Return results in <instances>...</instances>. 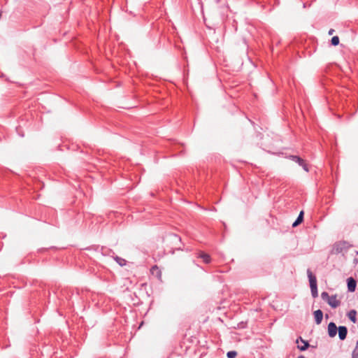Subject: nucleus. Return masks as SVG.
<instances>
[{"label": "nucleus", "instance_id": "8", "mask_svg": "<svg viewBox=\"0 0 358 358\" xmlns=\"http://www.w3.org/2000/svg\"><path fill=\"white\" fill-rule=\"evenodd\" d=\"M315 322L317 324H321L323 318V313L321 310H317L313 313Z\"/></svg>", "mask_w": 358, "mask_h": 358}, {"label": "nucleus", "instance_id": "4", "mask_svg": "<svg viewBox=\"0 0 358 358\" xmlns=\"http://www.w3.org/2000/svg\"><path fill=\"white\" fill-rule=\"evenodd\" d=\"M327 302L331 308H337L341 304L340 301L337 299L336 294L331 295Z\"/></svg>", "mask_w": 358, "mask_h": 358}, {"label": "nucleus", "instance_id": "19", "mask_svg": "<svg viewBox=\"0 0 358 358\" xmlns=\"http://www.w3.org/2000/svg\"><path fill=\"white\" fill-rule=\"evenodd\" d=\"M171 238L174 240H178V241H180V238L177 236L176 234H172L171 235Z\"/></svg>", "mask_w": 358, "mask_h": 358}, {"label": "nucleus", "instance_id": "10", "mask_svg": "<svg viewBox=\"0 0 358 358\" xmlns=\"http://www.w3.org/2000/svg\"><path fill=\"white\" fill-rule=\"evenodd\" d=\"M303 220V211H301L296 220L293 222L292 227H296L300 224Z\"/></svg>", "mask_w": 358, "mask_h": 358}, {"label": "nucleus", "instance_id": "3", "mask_svg": "<svg viewBox=\"0 0 358 358\" xmlns=\"http://www.w3.org/2000/svg\"><path fill=\"white\" fill-rule=\"evenodd\" d=\"M287 158H289V159L297 163L299 166H301L303 168V169L305 171H306V172L309 171L308 166L307 165L306 162L300 157L296 156V155H289V157H287Z\"/></svg>", "mask_w": 358, "mask_h": 358}, {"label": "nucleus", "instance_id": "1", "mask_svg": "<svg viewBox=\"0 0 358 358\" xmlns=\"http://www.w3.org/2000/svg\"><path fill=\"white\" fill-rule=\"evenodd\" d=\"M307 274L309 280L311 294L313 298H316L318 296L317 278L309 268L307 270Z\"/></svg>", "mask_w": 358, "mask_h": 358}, {"label": "nucleus", "instance_id": "13", "mask_svg": "<svg viewBox=\"0 0 358 358\" xmlns=\"http://www.w3.org/2000/svg\"><path fill=\"white\" fill-rule=\"evenodd\" d=\"M300 339L302 343H303V345H298V348L301 350V351H304L306 350V349H308V348L309 347V343L308 341H306L304 340H303L301 338V337H300Z\"/></svg>", "mask_w": 358, "mask_h": 358}, {"label": "nucleus", "instance_id": "21", "mask_svg": "<svg viewBox=\"0 0 358 358\" xmlns=\"http://www.w3.org/2000/svg\"><path fill=\"white\" fill-rule=\"evenodd\" d=\"M297 358H306V357L304 356H303V355H300Z\"/></svg>", "mask_w": 358, "mask_h": 358}, {"label": "nucleus", "instance_id": "18", "mask_svg": "<svg viewBox=\"0 0 358 358\" xmlns=\"http://www.w3.org/2000/svg\"><path fill=\"white\" fill-rule=\"evenodd\" d=\"M331 296L329 295V294L327 292H322L321 294V297L322 299L325 301H327L329 299Z\"/></svg>", "mask_w": 358, "mask_h": 358}, {"label": "nucleus", "instance_id": "2", "mask_svg": "<svg viewBox=\"0 0 358 358\" xmlns=\"http://www.w3.org/2000/svg\"><path fill=\"white\" fill-rule=\"evenodd\" d=\"M350 248V245L346 241H339L336 243L333 247V252L334 254H340L345 252Z\"/></svg>", "mask_w": 358, "mask_h": 358}, {"label": "nucleus", "instance_id": "9", "mask_svg": "<svg viewBox=\"0 0 358 358\" xmlns=\"http://www.w3.org/2000/svg\"><path fill=\"white\" fill-rule=\"evenodd\" d=\"M198 257L203 259V262L206 264H209L211 262L210 256L205 252H201L198 255Z\"/></svg>", "mask_w": 358, "mask_h": 358}, {"label": "nucleus", "instance_id": "20", "mask_svg": "<svg viewBox=\"0 0 358 358\" xmlns=\"http://www.w3.org/2000/svg\"><path fill=\"white\" fill-rule=\"evenodd\" d=\"M334 31H334V29H330L329 30L328 34H329V35H333V34L334 33Z\"/></svg>", "mask_w": 358, "mask_h": 358}, {"label": "nucleus", "instance_id": "11", "mask_svg": "<svg viewBox=\"0 0 358 358\" xmlns=\"http://www.w3.org/2000/svg\"><path fill=\"white\" fill-rule=\"evenodd\" d=\"M357 311L355 310H351L348 313V318L353 322L356 323L357 318H356Z\"/></svg>", "mask_w": 358, "mask_h": 358}, {"label": "nucleus", "instance_id": "16", "mask_svg": "<svg viewBox=\"0 0 358 358\" xmlns=\"http://www.w3.org/2000/svg\"><path fill=\"white\" fill-rule=\"evenodd\" d=\"M352 358H358V339H357V341L356 343V346H355V349L352 351Z\"/></svg>", "mask_w": 358, "mask_h": 358}, {"label": "nucleus", "instance_id": "6", "mask_svg": "<svg viewBox=\"0 0 358 358\" xmlns=\"http://www.w3.org/2000/svg\"><path fill=\"white\" fill-rule=\"evenodd\" d=\"M338 328L336 324L333 322H330L328 325V334L330 337L333 338L336 335Z\"/></svg>", "mask_w": 358, "mask_h": 358}, {"label": "nucleus", "instance_id": "12", "mask_svg": "<svg viewBox=\"0 0 358 358\" xmlns=\"http://www.w3.org/2000/svg\"><path fill=\"white\" fill-rule=\"evenodd\" d=\"M150 271L152 275H156L157 277H161L162 273L157 266H156V265L153 266L151 268Z\"/></svg>", "mask_w": 358, "mask_h": 358}, {"label": "nucleus", "instance_id": "17", "mask_svg": "<svg viewBox=\"0 0 358 358\" xmlns=\"http://www.w3.org/2000/svg\"><path fill=\"white\" fill-rule=\"evenodd\" d=\"M237 356V352L236 351H229L227 353V358H236Z\"/></svg>", "mask_w": 358, "mask_h": 358}, {"label": "nucleus", "instance_id": "14", "mask_svg": "<svg viewBox=\"0 0 358 358\" xmlns=\"http://www.w3.org/2000/svg\"><path fill=\"white\" fill-rule=\"evenodd\" d=\"M115 260L121 266L126 265L127 261L122 257L116 256Z\"/></svg>", "mask_w": 358, "mask_h": 358}, {"label": "nucleus", "instance_id": "7", "mask_svg": "<svg viewBox=\"0 0 358 358\" xmlns=\"http://www.w3.org/2000/svg\"><path fill=\"white\" fill-rule=\"evenodd\" d=\"M338 337L341 340L343 341L346 338L348 334V329L345 326H340L338 328Z\"/></svg>", "mask_w": 358, "mask_h": 358}, {"label": "nucleus", "instance_id": "5", "mask_svg": "<svg viewBox=\"0 0 358 358\" xmlns=\"http://www.w3.org/2000/svg\"><path fill=\"white\" fill-rule=\"evenodd\" d=\"M347 286L348 292H355L357 286L356 280L352 277L348 278L347 279Z\"/></svg>", "mask_w": 358, "mask_h": 358}, {"label": "nucleus", "instance_id": "15", "mask_svg": "<svg viewBox=\"0 0 358 358\" xmlns=\"http://www.w3.org/2000/svg\"><path fill=\"white\" fill-rule=\"evenodd\" d=\"M331 44L334 46H336L339 44V38L337 36H333L331 40Z\"/></svg>", "mask_w": 358, "mask_h": 358}]
</instances>
